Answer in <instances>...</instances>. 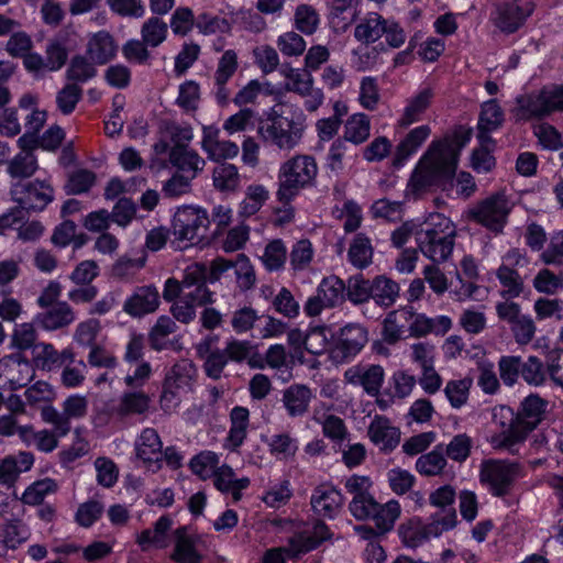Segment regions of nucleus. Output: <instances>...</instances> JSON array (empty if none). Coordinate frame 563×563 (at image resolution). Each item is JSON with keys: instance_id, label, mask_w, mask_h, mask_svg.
<instances>
[{"instance_id": "nucleus-1", "label": "nucleus", "mask_w": 563, "mask_h": 563, "mask_svg": "<svg viewBox=\"0 0 563 563\" xmlns=\"http://www.w3.org/2000/svg\"><path fill=\"white\" fill-rule=\"evenodd\" d=\"M459 152L448 140H433L417 162L407 191L419 195L433 186H440L454 175Z\"/></svg>"}, {"instance_id": "nucleus-2", "label": "nucleus", "mask_w": 563, "mask_h": 563, "mask_svg": "<svg viewBox=\"0 0 563 563\" xmlns=\"http://www.w3.org/2000/svg\"><path fill=\"white\" fill-rule=\"evenodd\" d=\"M454 239V224L441 213L430 214L424 228L416 233L420 252L433 263H443L450 257Z\"/></svg>"}, {"instance_id": "nucleus-3", "label": "nucleus", "mask_w": 563, "mask_h": 563, "mask_svg": "<svg viewBox=\"0 0 563 563\" xmlns=\"http://www.w3.org/2000/svg\"><path fill=\"white\" fill-rule=\"evenodd\" d=\"M306 129V117L298 111L291 117L274 115L262 121L257 135L265 145L290 152L300 144Z\"/></svg>"}, {"instance_id": "nucleus-4", "label": "nucleus", "mask_w": 563, "mask_h": 563, "mask_svg": "<svg viewBox=\"0 0 563 563\" xmlns=\"http://www.w3.org/2000/svg\"><path fill=\"white\" fill-rule=\"evenodd\" d=\"M317 174V162L310 155H295L285 161L278 169V200L286 203L291 201L300 190L313 183Z\"/></svg>"}, {"instance_id": "nucleus-5", "label": "nucleus", "mask_w": 563, "mask_h": 563, "mask_svg": "<svg viewBox=\"0 0 563 563\" xmlns=\"http://www.w3.org/2000/svg\"><path fill=\"white\" fill-rule=\"evenodd\" d=\"M209 224V216L205 209L191 206L178 208L172 222V243L178 250L194 246L206 238Z\"/></svg>"}, {"instance_id": "nucleus-6", "label": "nucleus", "mask_w": 563, "mask_h": 563, "mask_svg": "<svg viewBox=\"0 0 563 563\" xmlns=\"http://www.w3.org/2000/svg\"><path fill=\"white\" fill-rule=\"evenodd\" d=\"M492 426L496 429L488 442L493 449L515 453L525 441L517 413L508 406H496L492 410Z\"/></svg>"}, {"instance_id": "nucleus-7", "label": "nucleus", "mask_w": 563, "mask_h": 563, "mask_svg": "<svg viewBox=\"0 0 563 563\" xmlns=\"http://www.w3.org/2000/svg\"><path fill=\"white\" fill-rule=\"evenodd\" d=\"M515 203L510 197L500 190L479 201L471 216L482 225L494 232H501Z\"/></svg>"}, {"instance_id": "nucleus-8", "label": "nucleus", "mask_w": 563, "mask_h": 563, "mask_svg": "<svg viewBox=\"0 0 563 563\" xmlns=\"http://www.w3.org/2000/svg\"><path fill=\"white\" fill-rule=\"evenodd\" d=\"M493 7L490 21L508 34L521 27L534 9L531 0H493Z\"/></svg>"}, {"instance_id": "nucleus-9", "label": "nucleus", "mask_w": 563, "mask_h": 563, "mask_svg": "<svg viewBox=\"0 0 563 563\" xmlns=\"http://www.w3.org/2000/svg\"><path fill=\"white\" fill-rule=\"evenodd\" d=\"M519 473L517 463L492 459L482 462L479 478L494 495L503 496L508 493Z\"/></svg>"}, {"instance_id": "nucleus-10", "label": "nucleus", "mask_w": 563, "mask_h": 563, "mask_svg": "<svg viewBox=\"0 0 563 563\" xmlns=\"http://www.w3.org/2000/svg\"><path fill=\"white\" fill-rule=\"evenodd\" d=\"M329 538V531L325 525L317 523L312 532H303L295 536L289 547L285 549H272L266 552L263 563H285V554L288 556H298L301 553L309 552L317 548L323 540Z\"/></svg>"}, {"instance_id": "nucleus-11", "label": "nucleus", "mask_w": 563, "mask_h": 563, "mask_svg": "<svg viewBox=\"0 0 563 563\" xmlns=\"http://www.w3.org/2000/svg\"><path fill=\"white\" fill-rule=\"evenodd\" d=\"M10 195L14 202L29 211H42L54 198L51 185L40 180L18 181L11 186Z\"/></svg>"}, {"instance_id": "nucleus-12", "label": "nucleus", "mask_w": 563, "mask_h": 563, "mask_svg": "<svg viewBox=\"0 0 563 563\" xmlns=\"http://www.w3.org/2000/svg\"><path fill=\"white\" fill-rule=\"evenodd\" d=\"M135 459L153 473L162 467L163 442L154 428H144L134 440Z\"/></svg>"}, {"instance_id": "nucleus-13", "label": "nucleus", "mask_w": 563, "mask_h": 563, "mask_svg": "<svg viewBox=\"0 0 563 563\" xmlns=\"http://www.w3.org/2000/svg\"><path fill=\"white\" fill-rule=\"evenodd\" d=\"M368 332L360 323H349L342 327L338 333L333 357L341 362L350 361L355 357L367 344Z\"/></svg>"}, {"instance_id": "nucleus-14", "label": "nucleus", "mask_w": 563, "mask_h": 563, "mask_svg": "<svg viewBox=\"0 0 563 563\" xmlns=\"http://www.w3.org/2000/svg\"><path fill=\"white\" fill-rule=\"evenodd\" d=\"M170 558L176 563H200L202 559L200 537L187 527L176 529Z\"/></svg>"}, {"instance_id": "nucleus-15", "label": "nucleus", "mask_w": 563, "mask_h": 563, "mask_svg": "<svg viewBox=\"0 0 563 563\" xmlns=\"http://www.w3.org/2000/svg\"><path fill=\"white\" fill-rule=\"evenodd\" d=\"M385 377L380 365H354L344 372V380L353 386H361L369 396H376Z\"/></svg>"}, {"instance_id": "nucleus-16", "label": "nucleus", "mask_w": 563, "mask_h": 563, "mask_svg": "<svg viewBox=\"0 0 563 563\" xmlns=\"http://www.w3.org/2000/svg\"><path fill=\"white\" fill-rule=\"evenodd\" d=\"M201 147L208 158L214 162L232 159L240 152L235 142L220 139V130L213 125L203 126Z\"/></svg>"}, {"instance_id": "nucleus-17", "label": "nucleus", "mask_w": 563, "mask_h": 563, "mask_svg": "<svg viewBox=\"0 0 563 563\" xmlns=\"http://www.w3.org/2000/svg\"><path fill=\"white\" fill-rule=\"evenodd\" d=\"M239 67L238 54L233 49L223 52L217 63L213 74L214 96L220 104L228 102L230 89L227 87L229 80L234 76Z\"/></svg>"}, {"instance_id": "nucleus-18", "label": "nucleus", "mask_w": 563, "mask_h": 563, "mask_svg": "<svg viewBox=\"0 0 563 563\" xmlns=\"http://www.w3.org/2000/svg\"><path fill=\"white\" fill-rule=\"evenodd\" d=\"M159 306V294L155 286L146 285L134 289L123 305V311L131 317H143Z\"/></svg>"}, {"instance_id": "nucleus-19", "label": "nucleus", "mask_w": 563, "mask_h": 563, "mask_svg": "<svg viewBox=\"0 0 563 563\" xmlns=\"http://www.w3.org/2000/svg\"><path fill=\"white\" fill-rule=\"evenodd\" d=\"M369 440L383 452L388 453L397 448L400 442V430L389 419L376 416L371 421L367 430Z\"/></svg>"}, {"instance_id": "nucleus-20", "label": "nucleus", "mask_w": 563, "mask_h": 563, "mask_svg": "<svg viewBox=\"0 0 563 563\" xmlns=\"http://www.w3.org/2000/svg\"><path fill=\"white\" fill-rule=\"evenodd\" d=\"M512 114L517 120L530 121L550 115L543 89L520 95L516 98Z\"/></svg>"}, {"instance_id": "nucleus-21", "label": "nucleus", "mask_w": 563, "mask_h": 563, "mask_svg": "<svg viewBox=\"0 0 563 563\" xmlns=\"http://www.w3.org/2000/svg\"><path fill=\"white\" fill-rule=\"evenodd\" d=\"M343 505V496L339 489L331 484L317 486L311 495L313 510L325 518H333L338 515Z\"/></svg>"}, {"instance_id": "nucleus-22", "label": "nucleus", "mask_w": 563, "mask_h": 563, "mask_svg": "<svg viewBox=\"0 0 563 563\" xmlns=\"http://www.w3.org/2000/svg\"><path fill=\"white\" fill-rule=\"evenodd\" d=\"M76 313L66 301H58L43 312L36 313L34 322L45 331H56L74 323Z\"/></svg>"}, {"instance_id": "nucleus-23", "label": "nucleus", "mask_w": 563, "mask_h": 563, "mask_svg": "<svg viewBox=\"0 0 563 563\" xmlns=\"http://www.w3.org/2000/svg\"><path fill=\"white\" fill-rule=\"evenodd\" d=\"M452 319L441 314L429 318L423 313L412 311V318L408 323V332L412 338H421L428 334L444 335L452 328Z\"/></svg>"}, {"instance_id": "nucleus-24", "label": "nucleus", "mask_w": 563, "mask_h": 563, "mask_svg": "<svg viewBox=\"0 0 563 563\" xmlns=\"http://www.w3.org/2000/svg\"><path fill=\"white\" fill-rule=\"evenodd\" d=\"M31 537L29 527L19 519H8L0 523V556L15 551Z\"/></svg>"}, {"instance_id": "nucleus-25", "label": "nucleus", "mask_w": 563, "mask_h": 563, "mask_svg": "<svg viewBox=\"0 0 563 563\" xmlns=\"http://www.w3.org/2000/svg\"><path fill=\"white\" fill-rule=\"evenodd\" d=\"M411 318L412 309L410 307H402L390 311L383 321V341L388 344H396L405 339Z\"/></svg>"}, {"instance_id": "nucleus-26", "label": "nucleus", "mask_w": 563, "mask_h": 563, "mask_svg": "<svg viewBox=\"0 0 563 563\" xmlns=\"http://www.w3.org/2000/svg\"><path fill=\"white\" fill-rule=\"evenodd\" d=\"M430 135L431 128L428 124L411 129L396 146L394 165L402 166L419 151Z\"/></svg>"}, {"instance_id": "nucleus-27", "label": "nucleus", "mask_w": 563, "mask_h": 563, "mask_svg": "<svg viewBox=\"0 0 563 563\" xmlns=\"http://www.w3.org/2000/svg\"><path fill=\"white\" fill-rule=\"evenodd\" d=\"M433 91L431 88L426 87L417 93L408 98L401 115L397 120V125L400 128H408L413 123L422 120L423 114L431 104Z\"/></svg>"}, {"instance_id": "nucleus-28", "label": "nucleus", "mask_w": 563, "mask_h": 563, "mask_svg": "<svg viewBox=\"0 0 563 563\" xmlns=\"http://www.w3.org/2000/svg\"><path fill=\"white\" fill-rule=\"evenodd\" d=\"M113 36L107 31H99L88 37L86 55L97 65H104L117 54Z\"/></svg>"}, {"instance_id": "nucleus-29", "label": "nucleus", "mask_w": 563, "mask_h": 563, "mask_svg": "<svg viewBox=\"0 0 563 563\" xmlns=\"http://www.w3.org/2000/svg\"><path fill=\"white\" fill-rule=\"evenodd\" d=\"M313 398L311 389L301 384H294L283 393L282 402L291 418L303 416Z\"/></svg>"}, {"instance_id": "nucleus-30", "label": "nucleus", "mask_w": 563, "mask_h": 563, "mask_svg": "<svg viewBox=\"0 0 563 563\" xmlns=\"http://www.w3.org/2000/svg\"><path fill=\"white\" fill-rule=\"evenodd\" d=\"M172 527V518L162 516L154 523L153 529H145L136 536V543L143 551H147L151 548L164 549L168 545V533Z\"/></svg>"}, {"instance_id": "nucleus-31", "label": "nucleus", "mask_w": 563, "mask_h": 563, "mask_svg": "<svg viewBox=\"0 0 563 563\" xmlns=\"http://www.w3.org/2000/svg\"><path fill=\"white\" fill-rule=\"evenodd\" d=\"M33 352L35 364L46 371H52L74 361V353L70 349L58 352L53 344L46 342L36 343Z\"/></svg>"}, {"instance_id": "nucleus-32", "label": "nucleus", "mask_w": 563, "mask_h": 563, "mask_svg": "<svg viewBox=\"0 0 563 563\" xmlns=\"http://www.w3.org/2000/svg\"><path fill=\"white\" fill-rule=\"evenodd\" d=\"M34 463V456L30 452L21 451L8 455L0 461V484L11 486L18 476L29 471Z\"/></svg>"}, {"instance_id": "nucleus-33", "label": "nucleus", "mask_w": 563, "mask_h": 563, "mask_svg": "<svg viewBox=\"0 0 563 563\" xmlns=\"http://www.w3.org/2000/svg\"><path fill=\"white\" fill-rule=\"evenodd\" d=\"M212 478L214 487L222 493L231 494L235 501L241 499L242 490L251 483L249 477L238 478L233 468L224 463H220Z\"/></svg>"}, {"instance_id": "nucleus-34", "label": "nucleus", "mask_w": 563, "mask_h": 563, "mask_svg": "<svg viewBox=\"0 0 563 563\" xmlns=\"http://www.w3.org/2000/svg\"><path fill=\"white\" fill-rule=\"evenodd\" d=\"M151 405V397L143 390L124 391L112 408L113 415L125 418L133 415L147 412Z\"/></svg>"}, {"instance_id": "nucleus-35", "label": "nucleus", "mask_w": 563, "mask_h": 563, "mask_svg": "<svg viewBox=\"0 0 563 563\" xmlns=\"http://www.w3.org/2000/svg\"><path fill=\"white\" fill-rule=\"evenodd\" d=\"M545 407L547 402L536 395H531L522 401L521 410L517 416L525 439L542 420Z\"/></svg>"}, {"instance_id": "nucleus-36", "label": "nucleus", "mask_w": 563, "mask_h": 563, "mask_svg": "<svg viewBox=\"0 0 563 563\" xmlns=\"http://www.w3.org/2000/svg\"><path fill=\"white\" fill-rule=\"evenodd\" d=\"M169 162L183 175L195 178L203 169L205 161L196 152L176 145L169 152Z\"/></svg>"}, {"instance_id": "nucleus-37", "label": "nucleus", "mask_w": 563, "mask_h": 563, "mask_svg": "<svg viewBox=\"0 0 563 563\" xmlns=\"http://www.w3.org/2000/svg\"><path fill=\"white\" fill-rule=\"evenodd\" d=\"M384 20L377 12L366 13L355 25V40L367 45L377 42L384 35Z\"/></svg>"}, {"instance_id": "nucleus-38", "label": "nucleus", "mask_w": 563, "mask_h": 563, "mask_svg": "<svg viewBox=\"0 0 563 563\" xmlns=\"http://www.w3.org/2000/svg\"><path fill=\"white\" fill-rule=\"evenodd\" d=\"M371 135V120L362 112L350 115L343 125V140L354 145H361Z\"/></svg>"}, {"instance_id": "nucleus-39", "label": "nucleus", "mask_w": 563, "mask_h": 563, "mask_svg": "<svg viewBox=\"0 0 563 563\" xmlns=\"http://www.w3.org/2000/svg\"><path fill=\"white\" fill-rule=\"evenodd\" d=\"M231 427L227 438V446L235 450L241 446L246 438L250 423V412L245 407L236 406L230 413Z\"/></svg>"}, {"instance_id": "nucleus-40", "label": "nucleus", "mask_w": 563, "mask_h": 563, "mask_svg": "<svg viewBox=\"0 0 563 563\" xmlns=\"http://www.w3.org/2000/svg\"><path fill=\"white\" fill-rule=\"evenodd\" d=\"M196 374L197 369L194 363L184 358L170 367V369L166 373L164 383H167L169 386L183 389L188 393L191 389Z\"/></svg>"}, {"instance_id": "nucleus-41", "label": "nucleus", "mask_w": 563, "mask_h": 563, "mask_svg": "<svg viewBox=\"0 0 563 563\" xmlns=\"http://www.w3.org/2000/svg\"><path fill=\"white\" fill-rule=\"evenodd\" d=\"M312 420L322 426L323 435L332 441H343L347 435L344 421L335 415L328 413L323 408H314Z\"/></svg>"}, {"instance_id": "nucleus-42", "label": "nucleus", "mask_w": 563, "mask_h": 563, "mask_svg": "<svg viewBox=\"0 0 563 563\" xmlns=\"http://www.w3.org/2000/svg\"><path fill=\"white\" fill-rule=\"evenodd\" d=\"M321 23L319 11L309 3H299L294 11L292 25L303 35H312Z\"/></svg>"}, {"instance_id": "nucleus-43", "label": "nucleus", "mask_w": 563, "mask_h": 563, "mask_svg": "<svg viewBox=\"0 0 563 563\" xmlns=\"http://www.w3.org/2000/svg\"><path fill=\"white\" fill-rule=\"evenodd\" d=\"M503 122L504 112L498 102L495 99L484 102L477 124V136H490L489 134L499 129Z\"/></svg>"}, {"instance_id": "nucleus-44", "label": "nucleus", "mask_w": 563, "mask_h": 563, "mask_svg": "<svg viewBox=\"0 0 563 563\" xmlns=\"http://www.w3.org/2000/svg\"><path fill=\"white\" fill-rule=\"evenodd\" d=\"M316 290L330 308L345 301V284L335 275L323 277Z\"/></svg>"}, {"instance_id": "nucleus-45", "label": "nucleus", "mask_w": 563, "mask_h": 563, "mask_svg": "<svg viewBox=\"0 0 563 563\" xmlns=\"http://www.w3.org/2000/svg\"><path fill=\"white\" fill-rule=\"evenodd\" d=\"M479 146L472 153L471 165L477 173H488L495 167V141L490 136H477Z\"/></svg>"}, {"instance_id": "nucleus-46", "label": "nucleus", "mask_w": 563, "mask_h": 563, "mask_svg": "<svg viewBox=\"0 0 563 563\" xmlns=\"http://www.w3.org/2000/svg\"><path fill=\"white\" fill-rule=\"evenodd\" d=\"M287 260V247L283 240L275 239L268 242L260 261L264 268L268 272H278L284 268Z\"/></svg>"}, {"instance_id": "nucleus-47", "label": "nucleus", "mask_w": 563, "mask_h": 563, "mask_svg": "<svg viewBox=\"0 0 563 563\" xmlns=\"http://www.w3.org/2000/svg\"><path fill=\"white\" fill-rule=\"evenodd\" d=\"M269 198V190L260 184H252L246 187L244 199L240 203V213L243 217H251L258 212Z\"/></svg>"}, {"instance_id": "nucleus-48", "label": "nucleus", "mask_w": 563, "mask_h": 563, "mask_svg": "<svg viewBox=\"0 0 563 563\" xmlns=\"http://www.w3.org/2000/svg\"><path fill=\"white\" fill-rule=\"evenodd\" d=\"M219 465L220 455L209 450L196 454L189 462L191 472L202 481L212 478Z\"/></svg>"}, {"instance_id": "nucleus-49", "label": "nucleus", "mask_w": 563, "mask_h": 563, "mask_svg": "<svg viewBox=\"0 0 563 563\" xmlns=\"http://www.w3.org/2000/svg\"><path fill=\"white\" fill-rule=\"evenodd\" d=\"M232 269L236 287L241 291H247L255 287L257 278L255 267L244 254H239L233 261Z\"/></svg>"}, {"instance_id": "nucleus-50", "label": "nucleus", "mask_w": 563, "mask_h": 563, "mask_svg": "<svg viewBox=\"0 0 563 563\" xmlns=\"http://www.w3.org/2000/svg\"><path fill=\"white\" fill-rule=\"evenodd\" d=\"M472 385L471 377L451 379L445 384L443 391L453 409H461L467 404Z\"/></svg>"}, {"instance_id": "nucleus-51", "label": "nucleus", "mask_w": 563, "mask_h": 563, "mask_svg": "<svg viewBox=\"0 0 563 563\" xmlns=\"http://www.w3.org/2000/svg\"><path fill=\"white\" fill-rule=\"evenodd\" d=\"M269 453L277 460L292 459L298 451V441L287 432L273 434L267 440Z\"/></svg>"}, {"instance_id": "nucleus-52", "label": "nucleus", "mask_w": 563, "mask_h": 563, "mask_svg": "<svg viewBox=\"0 0 563 563\" xmlns=\"http://www.w3.org/2000/svg\"><path fill=\"white\" fill-rule=\"evenodd\" d=\"M401 507L398 500L390 499L386 504H377L372 520L380 532L390 531L400 517Z\"/></svg>"}, {"instance_id": "nucleus-53", "label": "nucleus", "mask_w": 563, "mask_h": 563, "mask_svg": "<svg viewBox=\"0 0 563 563\" xmlns=\"http://www.w3.org/2000/svg\"><path fill=\"white\" fill-rule=\"evenodd\" d=\"M415 466L416 471L422 476H437L446 466V459L443 451L437 445L432 451L420 455Z\"/></svg>"}, {"instance_id": "nucleus-54", "label": "nucleus", "mask_w": 563, "mask_h": 563, "mask_svg": "<svg viewBox=\"0 0 563 563\" xmlns=\"http://www.w3.org/2000/svg\"><path fill=\"white\" fill-rule=\"evenodd\" d=\"M347 257L356 268H365L372 263L373 247L368 238L360 233L353 239Z\"/></svg>"}, {"instance_id": "nucleus-55", "label": "nucleus", "mask_w": 563, "mask_h": 563, "mask_svg": "<svg viewBox=\"0 0 563 563\" xmlns=\"http://www.w3.org/2000/svg\"><path fill=\"white\" fill-rule=\"evenodd\" d=\"M282 74L286 78L285 89L287 91L301 96L314 86V79L307 68L289 67Z\"/></svg>"}, {"instance_id": "nucleus-56", "label": "nucleus", "mask_w": 563, "mask_h": 563, "mask_svg": "<svg viewBox=\"0 0 563 563\" xmlns=\"http://www.w3.org/2000/svg\"><path fill=\"white\" fill-rule=\"evenodd\" d=\"M314 257V249L308 239L294 243L289 253V265L295 273L309 268Z\"/></svg>"}, {"instance_id": "nucleus-57", "label": "nucleus", "mask_w": 563, "mask_h": 563, "mask_svg": "<svg viewBox=\"0 0 563 563\" xmlns=\"http://www.w3.org/2000/svg\"><path fill=\"white\" fill-rule=\"evenodd\" d=\"M141 38L150 47H157L168 35L167 23L158 16L148 18L141 26Z\"/></svg>"}, {"instance_id": "nucleus-58", "label": "nucleus", "mask_w": 563, "mask_h": 563, "mask_svg": "<svg viewBox=\"0 0 563 563\" xmlns=\"http://www.w3.org/2000/svg\"><path fill=\"white\" fill-rule=\"evenodd\" d=\"M177 329L175 321L168 316H161L148 333L151 347L162 351L168 345V336Z\"/></svg>"}, {"instance_id": "nucleus-59", "label": "nucleus", "mask_w": 563, "mask_h": 563, "mask_svg": "<svg viewBox=\"0 0 563 563\" xmlns=\"http://www.w3.org/2000/svg\"><path fill=\"white\" fill-rule=\"evenodd\" d=\"M372 298L380 306L393 305L399 295L398 284L385 276H378L372 280Z\"/></svg>"}, {"instance_id": "nucleus-60", "label": "nucleus", "mask_w": 563, "mask_h": 563, "mask_svg": "<svg viewBox=\"0 0 563 563\" xmlns=\"http://www.w3.org/2000/svg\"><path fill=\"white\" fill-rule=\"evenodd\" d=\"M260 313L251 306H244L235 309L230 317V324L236 334L247 333L256 329Z\"/></svg>"}, {"instance_id": "nucleus-61", "label": "nucleus", "mask_w": 563, "mask_h": 563, "mask_svg": "<svg viewBox=\"0 0 563 563\" xmlns=\"http://www.w3.org/2000/svg\"><path fill=\"white\" fill-rule=\"evenodd\" d=\"M330 338L329 327L310 325L306 331V351L313 355L323 354L329 347Z\"/></svg>"}, {"instance_id": "nucleus-62", "label": "nucleus", "mask_w": 563, "mask_h": 563, "mask_svg": "<svg viewBox=\"0 0 563 563\" xmlns=\"http://www.w3.org/2000/svg\"><path fill=\"white\" fill-rule=\"evenodd\" d=\"M373 296L372 280L361 275L350 277L345 285V299L354 305L368 301Z\"/></svg>"}, {"instance_id": "nucleus-63", "label": "nucleus", "mask_w": 563, "mask_h": 563, "mask_svg": "<svg viewBox=\"0 0 563 563\" xmlns=\"http://www.w3.org/2000/svg\"><path fill=\"white\" fill-rule=\"evenodd\" d=\"M213 185L218 190L232 191L240 184L238 168L233 164H219L212 173Z\"/></svg>"}, {"instance_id": "nucleus-64", "label": "nucleus", "mask_w": 563, "mask_h": 563, "mask_svg": "<svg viewBox=\"0 0 563 563\" xmlns=\"http://www.w3.org/2000/svg\"><path fill=\"white\" fill-rule=\"evenodd\" d=\"M532 285L540 294L555 295L560 289H563V272L555 275L549 268H542L534 276Z\"/></svg>"}]
</instances>
